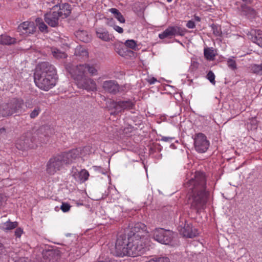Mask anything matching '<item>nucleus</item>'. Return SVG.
I'll list each match as a JSON object with an SVG mask.
<instances>
[{
    "instance_id": "052dcab7",
    "label": "nucleus",
    "mask_w": 262,
    "mask_h": 262,
    "mask_svg": "<svg viewBox=\"0 0 262 262\" xmlns=\"http://www.w3.org/2000/svg\"><path fill=\"white\" fill-rule=\"evenodd\" d=\"M58 5H55L53 7L52 10H55L56 8H58Z\"/></svg>"
},
{
    "instance_id": "f3484780",
    "label": "nucleus",
    "mask_w": 262,
    "mask_h": 262,
    "mask_svg": "<svg viewBox=\"0 0 262 262\" xmlns=\"http://www.w3.org/2000/svg\"><path fill=\"white\" fill-rule=\"evenodd\" d=\"M78 88L88 91H94L96 89V85L94 81L85 76L77 83Z\"/></svg>"
},
{
    "instance_id": "b1692460",
    "label": "nucleus",
    "mask_w": 262,
    "mask_h": 262,
    "mask_svg": "<svg viewBox=\"0 0 262 262\" xmlns=\"http://www.w3.org/2000/svg\"><path fill=\"white\" fill-rule=\"evenodd\" d=\"M96 34L98 38L105 41H110L111 39L108 32L103 29H98L96 31Z\"/></svg>"
},
{
    "instance_id": "3c124183",
    "label": "nucleus",
    "mask_w": 262,
    "mask_h": 262,
    "mask_svg": "<svg viewBox=\"0 0 262 262\" xmlns=\"http://www.w3.org/2000/svg\"><path fill=\"white\" fill-rule=\"evenodd\" d=\"M7 131L5 127H2L0 128V136H5L6 135Z\"/></svg>"
},
{
    "instance_id": "49530a36",
    "label": "nucleus",
    "mask_w": 262,
    "mask_h": 262,
    "mask_svg": "<svg viewBox=\"0 0 262 262\" xmlns=\"http://www.w3.org/2000/svg\"><path fill=\"white\" fill-rule=\"evenodd\" d=\"M230 69L233 70H236L237 69L235 61L232 59H230Z\"/></svg>"
},
{
    "instance_id": "412c9836",
    "label": "nucleus",
    "mask_w": 262,
    "mask_h": 262,
    "mask_svg": "<svg viewBox=\"0 0 262 262\" xmlns=\"http://www.w3.org/2000/svg\"><path fill=\"white\" fill-rule=\"evenodd\" d=\"M248 35L252 42L262 47V31L255 30L252 31Z\"/></svg>"
},
{
    "instance_id": "6e6552de",
    "label": "nucleus",
    "mask_w": 262,
    "mask_h": 262,
    "mask_svg": "<svg viewBox=\"0 0 262 262\" xmlns=\"http://www.w3.org/2000/svg\"><path fill=\"white\" fill-rule=\"evenodd\" d=\"M34 78L36 85L46 91L55 86L57 81L56 76H34Z\"/></svg>"
},
{
    "instance_id": "4be33fe9",
    "label": "nucleus",
    "mask_w": 262,
    "mask_h": 262,
    "mask_svg": "<svg viewBox=\"0 0 262 262\" xmlns=\"http://www.w3.org/2000/svg\"><path fill=\"white\" fill-rule=\"evenodd\" d=\"M118 102V100L114 101L110 100L106 102V107L108 110L111 112V115H116L119 114Z\"/></svg>"
},
{
    "instance_id": "338daca9",
    "label": "nucleus",
    "mask_w": 262,
    "mask_h": 262,
    "mask_svg": "<svg viewBox=\"0 0 262 262\" xmlns=\"http://www.w3.org/2000/svg\"><path fill=\"white\" fill-rule=\"evenodd\" d=\"M253 13H255V11L254 10H252Z\"/></svg>"
},
{
    "instance_id": "cd10ccee",
    "label": "nucleus",
    "mask_w": 262,
    "mask_h": 262,
    "mask_svg": "<svg viewBox=\"0 0 262 262\" xmlns=\"http://www.w3.org/2000/svg\"><path fill=\"white\" fill-rule=\"evenodd\" d=\"M170 28L172 34V36L176 35L184 36L185 33V31L184 29L178 26L170 27Z\"/></svg>"
},
{
    "instance_id": "c756f323",
    "label": "nucleus",
    "mask_w": 262,
    "mask_h": 262,
    "mask_svg": "<svg viewBox=\"0 0 262 262\" xmlns=\"http://www.w3.org/2000/svg\"><path fill=\"white\" fill-rule=\"evenodd\" d=\"M75 55L87 58L88 57V52L84 48L79 47L75 49Z\"/></svg>"
},
{
    "instance_id": "f704fd0d",
    "label": "nucleus",
    "mask_w": 262,
    "mask_h": 262,
    "mask_svg": "<svg viewBox=\"0 0 262 262\" xmlns=\"http://www.w3.org/2000/svg\"><path fill=\"white\" fill-rule=\"evenodd\" d=\"M79 174H80L81 183L85 182L88 179L89 177V173L86 170L84 169H82L80 171H79Z\"/></svg>"
},
{
    "instance_id": "37998d69",
    "label": "nucleus",
    "mask_w": 262,
    "mask_h": 262,
    "mask_svg": "<svg viewBox=\"0 0 262 262\" xmlns=\"http://www.w3.org/2000/svg\"><path fill=\"white\" fill-rule=\"evenodd\" d=\"M156 262H170V259L167 257H160L155 258Z\"/></svg>"
},
{
    "instance_id": "5fc2aeb1",
    "label": "nucleus",
    "mask_w": 262,
    "mask_h": 262,
    "mask_svg": "<svg viewBox=\"0 0 262 262\" xmlns=\"http://www.w3.org/2000/svg\"><path fill=\"white\" fill-rule=\"evenodd\" d=\"M147 81L149 84H154L157 81V79L155 77H152L150 79H148Z\"/></svg>"
},
{
    "instance_id": "7ed1b4c3",
    "label": "nucleus",
    "mask_w": 262,
    "mask_h": 262,
    "mask_svg": "<svg viewBox=\"0 0 262 262\" xmlns=\"http://www.w3.org/2000/svg\"><path fill=\"white\" fill-rule=\"evenodd\" d=\"M132 239L131 237L127 236L126 234L120 233L118 235L115 246L111 253L118 257L128 256V242Z\"/></svg>"
},
{
    "instance_id": "13d9d810",
    "label": "nucleus",
    "mask_w": 262,
    "mask_h": 262,
    "mask_svg": "<svg viewBox=\"0 0 262 262\" xmlns=\"http://www.w3.org/2000/svg\"><path fill=\"white\" fill-rule=\"evenodd\" d=\"M243 2H245L246 4H251L252 1L251 0H242Z\"/></svg>"
},
{
    "instance_id": "dca6fc26",
    "label": "nucleus",
    "mask_w": 262,
    "mask_h": 262,
    "mask_svg": "<svg viewBox=\"0 0 262 262\" xmlns=\"http://www.w3.org/2000/svg\"><path fill=\"white\" fill-rule=\"evenodd\" d=\"M62 14V12L51 11L45 15V20L50 26L56 27L59 24V18Z\"/></svg>"
},
{
    "instance_id": "ddd939ff",
    "label": "nucleus",
    "mask_w": 262,
    "mask_h": 262,
    "mask_svg": "<svg viewBox=\"0 0 262 262\" xmlns=\"http://www.w3.org/2000/svg\"><path fill=\"white\" fill-rule=\"evenodd\" d=\"M194 145L197 151L203 153L208 149L209 146V142L203 134L199 133L196 135L194 139Z\"/></svg>"
},
{
    "instance_id": "39448f33",
    "label": "nucleus",
    "mask_w": 262,
    "mask_h": 262,
    "mask_svg": "<svg viewBox=\"0 0 262 262\" xmlns=\"http://www.w3.org/2000/svg\"><path fill=\"white\" fill-rule=\"evenodd\" d=\"M37 139L34 138L33 133L28 132L17 140L16 147L20 150H27L37 146Z\"/></svg>"
},
{
    "instance_id": "7c9ffc66",
    "label": "nucleus",
    "mask_w": 262,
    "mask_h": 262,
    "mask_svg": "<svg viewBox=\"0 0 262 262\" xmlns=\"http://www.w3.org/2000/svg\"><path fill=\"white\" fill-rule=\"evenodd\" d=\"M159 37L160 39H164L165 38H171L172 37V34L170 28V27L167 28L162 33L159 34Z\"/></svg>"
},
{
    "instance_id": "a18cd8bd",
    "label": "nucleus",
    "mask_w": 262,
    "mask_h": 262,
    "mask_svg": "<svg viewBox=\"0 0 262 262\" xmlns=\"http://www.w3.org/2000/svg\"><path fill=\"white\" fill-rule=\"evenodd\" d=\"M23 232V230L20 228H17L15 231V235L16 237H20Z\"/></svg>"
},
{
    "instance_id": "a19ab883",
    "label": "nucleus",
    "mask_w": 262,
    "mask_h": 262,
    "mask_svg": "<svg viewBox=\"0 0 262 262\" xmlns=\"http://www.w3.org/2000/svg\"><path fill=\"white\" fill-rule=\"evenodd\" d=\"M70 208L71 206L70 204L66 203H62L60 207V209L64 212H68L70 210Z\"/></svg>"
},
{
    "instance_id": "09e8293b",
    "label": "nucleus",
    "mask_w": 262,
    "mask_h": 262,
    "mask_svg": "<svg viewBox=\"0 0 262 262\" xmlns=\"http://www.w3.org/2000/svg\"><path fill=\"white\" fill-rule=\"evenodd\" d=\"M195 23L192 20H189L186 24V26L188 28H194L195 27Z\"/></svg>"
},
{
    "instance_id": "393cba45",
    "label": "nucleus",
    "mask_w": 262,
    "mask_h": 262,
    "mask_svg": "<svg viewBox=\"0 0 262 262\" xmlns=\"http://www.w3.org/2000/svg\"><path fill=\"white\" fill-rule=\"evenodd\" d=\"M59 9L61 10L60 12H62V15H64L65 18L70 16L71 13V5L68 3L62 4L59 6Z\"/></svg>"
},
{
    "instance_id": "f03ea898",
    "label": "nucleus",
    "mask_w": 262,
    "mask_h": 262,
    "mask_svg": "<svg viewBox=\"0 0 262 262\" xmlns=\"http://www.w3.org/2000/svg\"><path fill=\"white\" fill-rule=\"evenodd\" d=\"M88 149H89V147L77 148L51 158L47 164V172L50 175L54 174L60 170L64 164H70L80 155L84 156L83 152Z\"/></svg>"
},
{
    "instance_id": "a211bd4d",
    "label": "nucleus",
    "mask_w": 262,
    "mask_h": 262,
    "mask_svg": "<svg viewBox=\"0 0 262 262\" xmlns=\"http://www.w3.org/2000/svg\"><path fill=\"white\" fill-rule=\"evenodd\" d=\"M36 27L33 22L25 21L20 24L18 28L17 31L22 34H32L35 31Z\"/></svg>"
},
{
    "instance_id": "de8ad7c7",
    "label": "nucleus",
    "mask_w": 262,
    "mask_h": 262,
    "mask_svg": "<svg viewBox=\"0 0 262 262\" xmlns=\"http://www.w3.org/2000/svg\"><path fill=\"white\" fill-rule=\"evenodd\" d=\"M93 168L94 169V170L95 171L100 172L102 173V174L105 173V172L104 171V170L100 166H95L93 167Z\"/></svg>"
},
{
    "instance_id": "ea45409f",
    "label": "nucleus",
    "mask_w": 262,
    "mask_h": 262,
    "mask_svg": "<svg viewBox=\"0 0 262 262\" xmlns=\"http://www.w3.org/2000/svg\"><path fill=\"white\" fill-rule=\"evenodd\" d=\"M207 78L213 84L215 83V75L212 71H210L207 74Z\"/></svg>"
},
{
    "instance_id": "4468645a",
    "label": "nucleus",
    "mask_w": 262,
    "mask_h": 262,
    "mask_svg": "<svg viewBox=\"0 0 262 262\" xmlns=\"http://www.w3.org/2000/svg\"><path fill=\"white\" fill-rule=\"evenodd\" d=\"M41 262H58L60 259V252L58 250L51 249L43 250Z\"/></svg>"
},
{
    "instance_id": "79ce46f5",
    "label": "nucleus",
    "mask_w": 262,
    "mask_h": 262,
    "mask_svg": "<svg viewBox=\"0 0 262 262\" xmlns=\"http://www.w3.org/2000/svg\"><path fill=\"white\" fill-rule=\"evenodd\" d=\"M72 177L75 179V180L78 182L81 183V179H80V174H79V172H74L72 173Z\"/></svg>"
},
{
    "instance_id": "473e14b6",
    "label": "nucleus",
    "mask_w": 262,
    "mask_h": 262,
    "mask_svg": "<svg viewBox=\"0 0 262 262\" xmlns=\"http://www.w3.org/2000/svg\"><path fill=\"white\" fill-rule=\"evenodd\" d=\"M83 66L84 67V71L87 70L92 76L97 75V70L93 66L89 64H84Z\"/></svg>"
},
{
    "instance_id": "20e7f679",
    "label": "nucleus",
    "mask_w": 262,
    "mask_h": 262,
    "mask_svg": "<svg viewBox=\"0 0 262 262\" xmlns=\"http://www.w3.org/2000/svg\"><path fill=\"white\" fill-rule=\"evenodd\" d=\"M23 106L24 101L22 99H13L0 106V114L3 117L11 116L13 114L21 112Z\"/></svg>"
},
{
    "instance_id": "f8f14e48",
    "label": "nucleus",
    "mask_w": 262,
    "mask_h": 262,
    "mask_svg": "<svg viewBox=\"0 0 262 262\" xmlns=\"http://www.w3.org/2000/svg\"><path fill=\"white\" fill-rule=\"evenodd\" d=\"M52 134V129L48 125L41 126L33 133L37 141L42 143H46L49 141V137Z\"/></svg>"
},
{
    "instance_id": "c03bdc74",
    "label": "nucleus",
    "mask_w": 262,
    "mask_h": 262,
    "mask_svg": "<svg viewBox=\"0 0 262 262\" xmlns=\"http://www.w3.org/2000/svg\"><path fill=\"white\" fill-rule=\"evenodd\" d=\"M38 27L40 31L41 32L47 31V29L48 28L47 26L43 22H41L40 23H39Z\"/></svg>"
},
{
    "instance_id": "f257e3e1",
    "label": "nucleus",
    "mask_w": 262,
    "mask_h": 262,
    "mask_svg": "<svg viewBox=\"0 0 262 262\" xmlns=\"http://www.w3.org/2000/svg\"><path fill=\"white\" fill-rule=\"evenodd\" d=\"M185 187L191 191L188 196V204L190 205V209L197 214H200L204 209L207 199L204 173L196 172L194 177L185 184Z\"/></svg>"
},
{
    "instance_id": "423d86ee",
    "label": "nucleus",
    "mask_w": 262,
    "mask_h": 262,
    "mask_svg": "<svg viewBox=\"0 0 262 262\" xmlns=\"http://www.w3.org/2000/svg\"><path fill=\"white\" fill-rule=\"evenodd\" d=\"M128 256L136 257L144 254L146 250L143 245L142 242L138 238L132 239L128 242Z\"/></svg>"
},
{
    "instance_id": "864d4df0",
    "label": "nucleus",
    "mask_w": 262,
    "mask_h": 262,
    "mask_svg": "<svg viewBox=\"0 0 262 262\" xmlns=\"http://www.w3.org/2000/svg\"><path fill=\"white\" fill-rule=\"evenodd\" d=\"M198 62H194L191 65V67H190L192 71L196 70L198 68Z\"/></svg>"
},
{
    "instance_id": "58836bf2",
    "label": "nucleus",
    "mask_w": 262,
    "mask_h": 262,
    "mask_svg": "<svg viewBox=\"0 0 262 262\" xmlns=\"http://www.w3.org/2000/svg\"><path fill=\"white\" fill-rule=\"evenodd\" d=\"M251 70L254 73H259L262 71V65L254 64L252 66Z\"/></svg>"
},
{
    "instance_id": "0e129e2a",
    "label": "nucleus",
    "mask_w": 262,
    "mask_h": 262,
    "mask_svg": "<svg viewBox=\"0 0 262 262\" xmlns=\"http://www.w3.org/2000/svg\"><path fill=\"white\" fill-rule=\"evenodd\" d=\"M233 150H234V152H235V154H236V153H237V151H236V150H234V149H233Z\"/></svg>"
},
{
    "instance_id": "9d476101",
    "label": "nucleus",
    "mask_w": 262,
    "mask_h": 262,
    "mask_svg": "<svg viewBox=\"0 0 262 262\" xmlns=\"http://www.w3.org/2000/svg\"><path fill=\"white\" fill-rule=\"evenodd\" d=\"M56 71L54 67L48 62L39 63L34 76H56Z\"/></svg>"
},
{
    "instance_id": "4d7b16f0",
    "label": "nucleus",
    "mask_w": 262,
    "mask_h": 262,
    "mask_svg": "<svg viewBox=\"0 0 262 262\" xmlns=\"http://www.w3.org/2000/svg\"><path fill=\"white\" fill-rule=\"evenodd\" d=\"M36 22L37 24H38V25L39 24V23H40L41 22H43L42 21V19L40 18H37L36 19Z\"/></svg>"
},
{
    "instance_id": "bf43d9fd",
    "label": "nucleus",
    "mask_w": 262,
    "mask_h": 262,
    "mask_svg": "<svg viewBox=\"0 0 262 262\" xmlns=\"http://www.w3.org/2000/svg\"><path fill=\"white\" fill-rule=\"evenodd\" d=\"M194 18H195V20H196V21H200V20H201V18L200 17L198 16H194Z\"/></svg>"
},
{
    "instance_id": "69168bd1",
    "label": "nucleus",
    "mask_w": 262,
    "mask_h": 262,
    "mask_svg": "<svg viewBox=\"0 0 262 262\" xmlns=\"http://www.w3.org/2000/svg\"><path fill=\"white\" fill-rule=\"evenodd\" d=\"M241 7L243 8H244V6H243V5H241Z\"/></svg>"
},
{
    "instance_id": "72a5a7b5",
    "label": "nucleus",
    "mask_w": 262,
    "mask_h": 262,
    "mask_svg": "<svg viewBox=\"0 0 262 262\" xmlns=\"http://www.w3.org/2000/svg\"><path fill=\"white\" fill-rule=\"evenodd\" d=\"M52 54L56 58H65L67 57V55L64 52H62L57 49L53 51Z\"/></svg>"
},
{
    "instance_id": "c9c22d12",
    "label": "nucleus",
    "mask_w": 262,
    "mask_h": 262,
    "mask_svg": "<svg viewBox=\"0 0 262 262\" xmlns=\"http://www.w3.org/2000/svg\"><path fill=\"white\" fill-rule=\"evenodd\" d=\"M41 112L40 107L39 106H36L32 110L30 113V117L31 119H34L36 118Z\"/></svg>"
},
{
    "instance_id": "e2e57ef3",
    "label": "nucleus",
    "mask_w": 262,
    "mask_h": 262,
    "mask_svg": "<svg viewBox=\"0 0 262 262\" xmlns=\"http://www.w3.org/2000/svg\"><path fill=\"white\" fill-rule=\"evenodd\" d=\"M167 1L169 3V2H171L172 1V0H167Z\"/></svg>"
},
{
    "instance_id": "6ab92c4d",
    "label": "nucleus",
    "mask_w": 262,
    "mask_h": 262,
    "mask_svg": "<svg viewBox=\"0 0 262 262\" xmlns=\"http://www.w3.org/2000/svg\"><path fill=\"white\" fill-rule=\"evenodd\" d=\"M102 87L106 92L113 94H116L119 90V85L117 81L115 80H107L104 81Z\"/></svg>"
},
{
    "instance_id": "9b49d317",
    "label": "nucleus",
    "mask_w": 262,
    "mask_h": 262,
    "mask_svg": "<svg viewBox=\"0 0 262 262\" xmlns=\"http://www.w3.org/2000/svg\"><path fill=\"white\" fill-rule=\"evenodd\" d=\"M66 69L71 75V77L76 81V83L85 76L84 67L83 64L75 66L68 63L66 65Z\"/></svg>"
},
{
    "instance_id": "680f3d73",
    "label": "nucleus",
    "mask_w": 262,
    "mask_h": 262,
    "mask_svg": "<svg viewBox=\"0 0 262 262\" xmlns=\"http://www.w3.org/2000/svg\"><path fill=\"white\" fill-rule=\"evenodd\" d=\"M227 64L229 66V59L227 61Z\"/></svg>"
},
{
    "instance_id": "a878e982",
    "label": "nucleus",
    "mask_w": 262,
    "mask_h": 262,
    "mask_svg": "<svg viewBox=\"0 0 262 262\" xmlns=\"http://www.w3.org/2000/svg\"><path fill=\"white\" fill-rule=\"evenodd\" d=\"M16 42L15 38L11 37L7 35H2L0 37V43L6 45H11Z\"/></svg>"
},
{
    "instance_id": "1a4fd4ad",
    "label": "nucleus",
    "mask_w": 262,
    "mask_h": 262,
    "mask_svg": "<svg viewBox=\"0 0 262 262\" xmlns=\"http://www.w3.org/2000/svg\"><path fill=\"white\" fill-rule=\"evenodd\" d=\"M146 226L144 224L138 222L132 226L131 228L126 229L123 234H126L127 236L131 237L134 239L140 238L144 236V233L146 232Z\"/></svg>"
},
{
    "instance_id": "603ef678",
    "label": "nucleus",
    "mask_w": 262,
    "mask_h": 262,
    "mask_svg": "<svg viewBox=\"0 0 262 262\" xmlns=\"http://www.w3.org/2000/svg\"><path fill=\"white\" fill-rule=\"evenodd\" d=\"M174 138L171 137H163L161 139L162 141L165 142H169L173 140Z\"/></svg>"
},
{
    "instance_id": "2f4dec72",
    "label": "nucleus",
    "mask_w": 262,
    "mask_h": 262,
    "mask_svg": "<svg viewBox=\"0 0 262 262\" xmlns=\"http://www.w3.org/2000/svg\"><path fill=\"white\" fill-rule=\"evenodd\" d=\"M17 225L18 223L17 222H12L9 221L4 224L3 227L5 230H11L17 227Z\"/></svg>"
},
{
    "instance_id": "4c0bfd02",
    "label": "nucleus",
    "mask_w": 262,
    "mask_h": 262,
    "mask_svg": "<svg viewBox=\"0 0 262 262\" xmlns=\"http://www.w3.org/2000/svg\"><path fill=\"white\" fill-rule=\"evenodd\" d=\"M211 28L213 31V34L216 36L220 35L221 33V28L220 27L213 24L211 25Z\"/></svg>"
},
{
    "instance_id": "6e6d98bb",
    "label": "nucleus",
    "mask_w": 262,
    "mask_h": 262,
    "mask_svg": "<svg viewBox=\"0 0 262 262\" xmlns=\"http://www.w3.org/2000/svg\"><path fill=\"white\" fill-rule=\"evenodd\" d=\"M15 262H28L27 259L25 257H20Z\"/></svg>"
},
{
    "instance_id": "bb28decb",
    "label": "nucleus",
    "mask_w": 262,
    "mask_h": 262,
    "mask_svg": "<svg viewBox=\"0 0 262 262\" xmlns=\"http://www.w3.org/2000/svg\"><path fill=\"white\" fill-rule=\"evenodd\" d=\"M110 11L114 14L115 17L117 20L120 22L121 23H124L125 21V19L124 18L122 14L119 12V11L116 8H111L110 9Z\"/></svg>"
},
{
    "instance_id": "0eeeda50",
    "label": "nucleus",
    "mask_w": 262,
    "mask_h": 262,
    "mask_svg": "<svg viewBox=\"0 0 262 262\" xmlns=\"http://www.w3.org/2000/svg\"><path fill=\"white\" fill-rule=\"evenodd\" d=\"M173 234V233L170 230L157 228L153 231L152 236L154 239L159 243L169 245L172 240Z\"/></svg>"
},
{
    "instance_id": "c85d7f7f",
    "label": "nucleus",
    "mask_w": 262,
    "mask_h": 262,
    "mask_svg": "<svg viewBox=\"0 0 262 262\" xmlns=\"http://www.w3.org/2000/svg\"><path fill=\"white\" fill-rule=\"evenodd\" d=\"M204 56L208 60H213L215 56L214 51L210 48L204 49Z\"/></svg>"
},
{
    "instance_id": "8fccbe9b",
    "label": "nucleus",
    "mask_w": 262,
    "mask_h": 262,
    "mask_svg": "<svg viewBox=\"0 0 262 262\" xmlns=\"http://www.w3.org/2000/svg\"><path fill=\"white\" fill-rule=\"evenodd\" d=\"M114 29L115 30H116L117 32H118L119 33H122L123 32V28L118 26L115 25L114 26Z\"/></svg>"
},
{
    "instance_id": "aec40b11",
    "label": "nucleus",
    "mask_w": 262,
    "mask_h": 262,
    "mask_svg": "<svg viewBox=\"0 0 262 262\" xmlns=\"http://www.w3.org/2000/svg\"><path fill=\"white\" fill-rule=\"evenodd\" d=\"M119 113L124 110H130L135 106V102L130 99L119 100L118 102Z\"/></svg>"
},
{
    "instance_id": "2eb2a0df",
    "label": "nucleus",
    "mask_w": 262,
    "mask_h": 262,
    "mask_svg": "<svg viewBox=\"0 0 262 262\" xmlns=\"http://www.w3.org/2000/svg\"><path fill=\"white\" fill-rule=\"evenodd\" d=\"M185 222V223L183 227L182 226L178 227L180 234L183 237L187 238H192L196 236L199 234L198 230L193 228L191 224H186V221Z\"/></svg>"
},
{
    "instance_id": "e433bc0d",
    "label": "nucleus",
    "mask_w": 262,
    "mask_h": 262,
    "mask_svg": "<svg viewBox=\"0 0 262 262\" xmlns=\"http://www.w3.org/2000/svg\"><path fill=\"white\" fill-rule=\"evenodd\" d=\"M126 47L134 49L136 47L137 44L134 40H127L125 42Z\"/></svg>"
},
{
    "instance_id": "5701e85b",
    "label": "nucleus",
    "mask_w": 262,
    "mask_h": 262,
    "mask_svg": "<svg viewBox=\"0 0 262 262\" xmlns=\"http://www.w3.org/2000/svg\"><path fill=\"white\" fill-rule=\"evenodd\" d=\"M76 37L79 40L84 42H89L91 40V37L88 32L84 30H78L75 32Z\"/></svg>"
}]
</instances>
